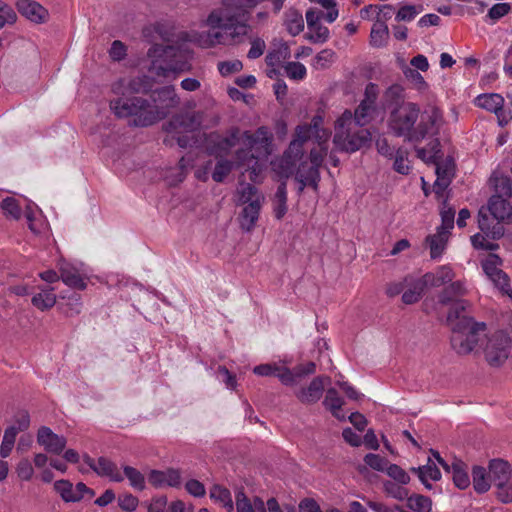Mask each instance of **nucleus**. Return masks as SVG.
<instances>
[{
    "label": "nucleus",
    "instance_id": "obj_20",
    "mask_svg": "<svg viewBox=\"0 0 512 512\" xmlns=\"http://www.w3.org/2000/svg\"><path fill=\"white\" fill-rule=\"evenodd\" d=\"M235 505L237 512H266L264 501L258 496L249 499L243 488L236 491Z\"/></svg>",
    "mask_w": 512,
    "mask_h": 512
},
{
    "label": "nucleus",
    "instance_id": "obj_28",
    "mask_svg": "<svg viewBox=\"0 0 512 512\" xmlns=\"http://www.w3.org/2000/svg\"><path fill=\"white\" fill-rule=\"evenodd\" d=\"M382 102L384 108L392 110L405 104L403 87L399 84L389 86L383 94Z\"/></svg>",
    "mask_w": 512,
    "mask_h": 512
},
{
    "label": "nucleus",
    "instance_id": "obj_38",
    "mask_svg": "<svg viewBox=\"0 0 512 512\" xmlns=\"http://www.w3.org/2000/svg\"><path fill=\"white\" fill-rule=\"evenodd\" d=\"M472 477L473 487L477 493L482 494L490 489L492 479L484 467L474 466L472 469Z\"/></svg>",
    "mask_w": 512,
    "mask_h": 512
},
{
    "label": "nucleus",
    "instance_id": "obj_64",
    "mask_svg": "<svg viewBox=\"0 0 512 512\" xmlns=\"http://www.w3.org/2000/svg\"><path fill=\"white\" fill-rule=\"evenodd\" d=\"M495 190L497 195L512 196V181L509 177H500L495 179Z\"/></svg>",
    "mask_w": 512,
    "mask_h": 512
},
{
    "label": "nucleus",
    "instance_id": "obj_53",
    "mask_svg": "<svg viewBox=\"0 0 512 512\" xmlns=\"http://www.w3.org/2000/svg\"><path fill=\"white\" fill-rule=\"evenodd\" d=\"M375 112V110L359 104L354 112L355 125L365 128L373 119Z\"/></svg>",
    "mask_w": 512,
    "mask_h": 512
},
{
    "label": "nucleus",
    "instance_id": "obj_50",
    "mask_svg": "<svg viewBox=\"0 0 512 512\" xmlns=\"http://www.w3.org/2000/svg\"><path fill=\"white\" fill-rule=\"evenodd\" d=\"M17 436V431L15 426L8 427L3 436L2 444L0 447V455L3 458H6L10 455Z\"/></svg>",
    "mask_w": 512,
    "mask_h": 512
},
{
    "label": "nucleus",
    "instance_id": "obj_19",
    "mask_svg": "<svg viewBox=\"0 0 512 512\" xmlns=\"http://www.w3.org/2000/svg\"><path fill=\"white\" fill-rule=\"evenodd\" d=\"M235 164L238 167H247L250 170L249 178L251 181L256 182L258 177V160L252 153V148L246 146V148L238 149L235 152Z\"/></svg>",
    "mask_w": 512,
    "mask_h": 512
},
{
    "label": "nucleus",
    "instance_id": "obj_47",
    "mask_svg": "<svg viewBox=\"0 0 512 512\" xmlns=\"http://www.w3.org/2000/svg\"><path fill=\"white\" fill-rule=\"evenodd\" d=\"M233 166L234 162L226 158L218 159L212 173V179L217 183L223 182L224 179L231 173Z\"/></svg>",
    "mask_w": 512,
    "mask_h": 512
},
{
    "label": "nucleus",
    "instance_id": "obj_48",
    "mask_svg": "<svg viewBox=\"0 0 512 512\" xmlns=\"http://www.w3.org/2000/svg\"><path fill=\"white\" fill-rule=\"evenodd\" d=\"M452 306L448 312L447 321L453 326L455 323H459L463 318H469L463 315L468 302L465 300L452 301Z\"/></svg>",
    "mask_w": 512,
    "mask_h": 512
},
{
    "label": "nucleus",
    "instance_id": "obj_46",
    "mask_svg": "<svg viewBox=\"0 0 512 512\" xmlns=\"http://www.w3.org/2000/svg\"><path fill=\"white\" fill-rule=\"evenodd\" d=\"M123 473L135 490L143 491L145 489V477L139 470L131 466H124Z\"/></svg>",
    "mask_w": 512,
    "mask_h": 512
},
{
    "label": "nucleus",
    "instance_id": "obj_14",
    "mask_svg": "<svg viewBox=\"0 0 512 512\" xmlns=\"http://www.w3.org/2000/svg\"><path fill=\"white\" fill-rule=\"evenodd\" d=\"M295 179L300 183L299 193L303 192L305 187H311L314 191H317L320 181L319 168L307 161L301 162L296 171Z\"/></svg>",
    "mask_w": 512,
    "mask_h": 512
},
{
    "label": "nucleus",
    "instance_id": "obj_35",
    "mask_svg": "<svg viewBox=\"0 0 512 512\" xmlns=\"http://www.w3.org/2000/svg\"><path fill=\"white\" fill-rule=\"evenodd\" d=\"M31 302L33 306L41 311L52 308L56 303V295L54 293V289L47 287L41 289L32 297Z\"/></svg>",
    "mask_w": 512,
    "mask_h": 512
},
{
    "label": "nucleus",
    "instance_id": "obj_29",
    "mask_svg": "<svg viewBox=\"0 0 512 512\" xmlns=\"http://www.w3.org/2000/svg\"><path fill=\"white\" fill-rule=\"evenodd\" d=\"M417 157L424 162L436 163L442 157L441 145L438 138H432L424 147L416 146Z\"/></svg>",
    "mask_w": 512,
    "mask_h": 512
},
{
    "label": "nucleus",
    "instance_id": "obj_4",
    "mask_svg": "<svg viewBox=\"0 0 512 512\" xmlns=\"http://www.w3.org/2000/svg\"><path fill=\"white\" fill-rule=\"evenodd\" d=\"M147 56L151 59L150 71L159 77L168 78L191 69L188 55L172 45L154 44Z\"/></svg>",
    "mask_w": 512,
    "mask_h": 512
},
{
    "label": "nucleus",
    "instance_id": "obj_60",
    "mask_svg": "<svg viewBox=\"0 0 512 512\" xmlns=\"http://www.w3.org/2000/svg\"><path fill=\"white\" fill-rule=\"evenodd\" d=\"M240 194V201L245 203L253 202L254 200L260 199V201H263V196L259 194L258 189L252 185V184H246L244 185L241 190L239 191Z\"/></svg>",
    "mask_w": 512,
    "mask_h": 512
},
{
    "label": "nucleus",
    "instance_id": "obj_51",
    "mask_svg": "<svg viewBox=\"0 0 512 512\" xmlns=\"http://www.w3.org/2000/svg\"><path fill=\"white\" fill-rule=\"evenodd\" d=\"M284 74L291 80H303L307 75V69L300 62H288L283 66Z\"/></svg>",
    "mask_w": 512,
    "mask_h": 512
},
{
    "label": "nucleus",
    "instance_id": "obj_54",
    "mask_svg": "<svg viewBox=\"0 0 512 512\" xmlns=\"http://www.w3.org/2000/svg\"><path fill=\"white\" fill-rule=\"evenodd\" d=\"M289 57V48L282 46L277 50L270 51L265 58L267 67L279 66L283 60Z\"/></svg>",
    "mask_w": 512,
    "mask_h": 512
},
{
    "label": "nucleus",
    "instance_id": "obj_39",
    "mask_svg": "<svg viewBox=\"0 0 512 512\" xmlns=\"http://www.w3.org/2000/svg\"><path fill=\"white\" fill-rule=\"evenodd\" d=\"M406 506L413 512H431L433 502L428 496L414 493L407 498Z\"/></svg>",
    "mask_w": 512,
    "mask_h": 512
},
{
    "label": "nucleus",
    "instance_id": "obj_6",
    "mask_svg": "<svg viewBox=\"0 0 512 512\" xmlns=\"http://www.w3.org/2000/svg\"><path fill=\"white\" fill-rule=\"evenodd\" d=\"M485 339L480 346L483 349L487 363L493 367L501 366L509 357L511 350V337L505 331H496L483 335Z\"/></svg>",
    "mask_w": 512,
    "mask_h": 512
},
{
    "label": "nucleus",
    "instance_id": "obj_34",
    "mask_svg": "<svg viewBox=\"0 0 512 512\" xmlns=\"http://www.w3.org/2000/svg\"><path fill=\"white\" fill-rule=\"evenodd\" d=\"M466 294V288L462 281L451 282L450 285L446 286L439 294V302L443 305H447Z\"/></svg>",
    "mask_w": 512,
    "mask_h": 512
},
{
    "label": "nucleus",
    "instance_id": "obj_7",
    "mask_svg": "<svg viewBox=\"0 0 512 512\" xmlns=\"http://www.w3.org/2000/svg\"><path fill=\"white\" fill-rule=\"evenodd\" d=\"M200 125V122L194 115H181L174 117L168 124L167 130L173 132V139L181 148L193 146L197 140L194 131Z\"/></svg>",
    "mask_w": 512,
    "mask_h": 512
},
{
    "label": "nucleus",
    "instance_id": "obj_15",
    "mask_svg": "<svg viewBox=\"0 0 512 512\" xmlns=\"http://www.w3.org/2000/svg\"><path fill=\"white\" fill-rule=\"evenodd\" d=\"M319 125V133H313L310 139H315L317 146L312 148L309 153L310 164L319 168L322 166L324 158L327 156L328 145L327 141L330 137V132Z\"/></svg>",
    "mask_w": 512,
    "mask_h": 512
},
{
    "label": "nucleus",
    "instance_id": "obj_12",
    "mask_svg": "<svg viewBox=\"0 0 512 512\" xmlns=\"http://www.w3.org/2000/svg\"><path fill=\"white\" fill-rule=\"evenodd\" d=\"M148 482L155 488L172 487L180 488L182 474L179 469L168 468L166 470L153 469L148 474Z\"/></svg>",
    "mask_w": 512,
    "mask_h": 512
},
{
    "label": "nucleus",
    "instance_id": "obj_43",
    "mask_svg": "<svg viewBox=\"0 0 512 512\" xmlns=\"http://www.w3.org/2000/svg\"><path fill=\"white\" fill-rule=\"evenodd\" d=\"M452 478L456 487L466 489L470 485V478L467 469L461 461L452 463Z\"/></svg>",
    "mask_w": 512,
    "mask_h": 512
},
{
    "label": "nucleus",
    "instance_id": "obj_5",
    "mask_svg": "<svg viewBox=\"0 0 512 512\" xmlns=\"http://www.w3.org/2000/svg\"><path fill=\"white\" fill-rule=\"evenodd\" d=\"M487 325L473 318H463L452 327L451 346L459 355L471 353L485 335Z\"/></svg>",
    "mask_w": 512,
    "mask_h": 512
},
{
    "label": "nucleus",
    "instance_id": "obj_40",
    "mask_svg": "<svg viewBox=\"0 0 512 512\" xmlns=\"http://www.w3.org/2000/svg\"><path fill=\"white\" fill-rule=\"evenodd\" d=\"M502 223L498 221L491 227L487 215H484L482 211L479 212L478 224L480 230L494 240L500 239L504 235L505 229Z\"/></svg>",
    "mask_w": 512,
    "mask_h": 512
},
{
    "label": "nucleus",
    "instance_id": "obj_23",
    "mask_svg": "<svg viewBox=\"0 0 512 512\" xmlns=\"http://www.w3.org/2000/svg\"><path fill=\"white\" fill-rule=\"evenodd\" d=\"M324 391V378H314L307 388L301 389L297 397L303 403H315L317 402Z\"/></svg>",
    "mask_w": 512,
    "mask_h": 512
},
{
    "label": "nucleus",
    "instance_id": "obj_9",
    "mask_svg": "<svg viewBox=\"0 0 512 512\" xmlns=\"http://www.w3.org/2000/svg\"><path fill=\"white\" fill-rule=\"evenodd\" d=\"M371 140V133L367 128L355 127L343 131H336L333 142L341 151L355 152Z\"/></svg>",
    "mask_w": 512,
    "mask_h": 512
},
{
    "label": "nucleus",
    "instance_id": "obj_21",
    "mask_svg": "<svg viewBox=\"0 0 512 512\" xmlns=\"http://www.w3.org/2000/svg\"><path fill=\"white\" fill-rule=\"evenodd\" d=\"M59 272L61 280L67 286L77 290L86 289L87 283L76 267L65 263L60 266Z\"/></svg>",
    "mask_w": 512,
    "mask_h": 512
},
{
    "label": "nucleus",
    "instance_id": "obj_56",
    "mask_svg": "<svg viewBox=\"0 0 512 512\" xmlns=\"http://www.w3.org/2000/svg\"><path fill=\"white\" fill-rule=\"evenodd\" d=\"M512 10V4L508 2L496 3L489 10L486 15L493 23L509 14Z\"/></svg>",
    "mask_w": 512,
    "mask_h": 512
},
{
    "label": "nucleus",
    "instance_id": "obj_22",
    "mask_svg": "<svg viewBox=\"0 0 512 512\" xmlns=\"http://www.w3.org/2000/svg\"><path fill=\"white\" fill-rule=\"evenodd\" d=\"M240 140L245 146H249L250 148H254L257 145L267 148L271 143V134L267 127L261 126L254 133L244 131Z\"/></svg>",
    "mask_w": 512,
    "mask_h": 512
},
{
    "label": "nucleus",
    "instance_id": "obj_24",
    "mask_svg": "<svg viewBox=\"0 0 512 512\" xmlns=\"http://www.w3.org/2000/svg\"><path fill=\"white\" fill-rule=\"evenodd\" d=\"M261 206L262 201H260V199L254 200L253 202L250 203H245V206L241 214L242 229L246 231H251L254 228L259 218Z\"/></svg>",
    "mask_w": 512,
    "mask_h": 512
},
{
    "label": "nucleus",
    "instance_id": "obj_2",
    "mask_svg": "<svg viewBox=\"0 0 512 512\" xmlns=\"http://www.w3.org/2000/svg\"><path fill=\"white\" fill-rule=\"evenodd\" d=\"M441 121L442 112L438 108L433 107L420 115L418 104L406 102L391 110L388 126L395 136L416 146L426 137L436 135Z\"/></svg>",
    "mask_w": 512,
    "mask_h": 512
},
{
    "label": "nucleus",
    "instance_id": "obj_30",
    "mask_svg": "<svg viewBox=\"0 0 512 512\" xmlns=\"http://www.w3.org/2000/svg\"><path fill=\"white\" fill-rule=\"evenodd\" d=\"M453 278V270L449 266L443 265L440 266L435 273H426L422 279L425 281L426 286L440 287L445 283L451 282Z\"/></svg>",
    "mask_w": 512,
    "mask_h": 512
},
{
    "label": "nucleus",
    "instance_id": "obj_61",
    "mask_svg": "<svg viewBox=\"0 0 512 512\" xmlns=\"http://www.w3.org/2000/svg\"><path fill=\"white\" fill-rule=\"evenodd\" d=\"M455 210L451 207L446 208L445 206L441 210V221L442 224L438 230L450 233V230L454 227Z\"/></svg>",
    "mask_w": 512,
    "mask_h": 512
},
{
    "label": "nucleus",
    "instance_id": "obj_33",
    "mask_svg": "<svg viewBox=\"0 0 512 512\" xmlns=\"http://www.w3.org/2000/svg\"><path fill=\"white\" fill-rule=\"evenodd\" d=\"M210 498L215 503L220 504L226 510V512H233L234 503L229 489L215 484L210 489Z\"/></svg>",
    "mask_w": 512,
    "mask_h": 512
},
{
    "label": "nucleus",
    "instance_id": "obj_13",
    "mask_svg": "<svg viewBox=\"0 0 512 512\" xmlns=\"http://www.w3.org/2000/svg\"><path fill=\"white\" fill-rule=\"evenodd\" d=\"M37 442L48 452L60 455L66 447L67 440L64 436L54 433L49 427L42 426L37 433Z\"/></svg>",
    "mask_w": 512,
    "mask_h": 512
},
{
    "label": "nucleus",
    "instance_id": "obj_44",
    "mask_svg": "<svg viewBox=\"0 0 512 512\" xmlns=\"http://www.w3.org/2000/svg\"><path fill=\"white\" fill-rule=\"evenodd\" d=\"M408 151L402 147L395 152L393 169L402 175H408L411 170L410 161L408 159Z\"/></svg>",
    "mask_w": 512,
    "mask_h": 512
},
{
    "label": "nucleus",
    "instance_id": "obj_8",
    "mask_svg": "<svg viewBox=\"0 0 512 512\" xmlns=\"http://www.w3.org/2000/svg\"><path fill=\"white\" fill-rule=\"evenodd\" d=\"M240 141L239 129L232 128L227 136H222L217 132L205 135L204 146L207 154L222 159L229 155Z\"/></svg>",
    "mask_w": 512,
    "mask_h": 512
},
{
    "label": "nucleus",
    "instance_id": "obj_16",
    "mask_svg": "<svg viewBox=\"0 0 512 512\" xmlns=\"http://www.w3.org/2000/svg\"><path fill=\"white\" fill-rule=\"evenodd\" d=\"M501 260L496 254H490L489 257L483 262L482 268L485 274L489 277L493 283L504 290L509 286V278L507 274L498 268Z\"/></svg>",
    "mask_w": 512,
    "mask_h": 512
},
{
    "label": "nucleus",
    "instance_id": "obj_58",
    "mask_svg": "<svg viewBox=\"0 0 512 512\" xmlns=\"http://www.w3.org/2000/svg\"><path fill=\"white\" fill-rule=\"evenodd\" d=\"M404 75L413 84V87L418 91H425L428 89V83L419 71L407 68L404 70Z\"/></svg>",
    "mask_w": 512,
    "mask_h": 512
},
{
    "label": "nucleus",
    "instance_id": "obj_10",
    "mask_svg": "<svg viewBox=\"0 0 512 512\" xmlns=\"http://www.w3.org/2000/svg\"><path fill=\"white\" fill-rule=\"evenodd\" d=\"M504 98L498 93H483L478 95L475 100V106L494 113L501 126L506 125L512 118L504 110Z\"/></svg>",
    "mask_w": 512,
    "mask_h": 512
},
{
    "label": "nucleus",
    "instance_id": "obj_59",
    "mask_svg": "<svg viewBox=\"0 0 512 512\" xmlns=\"http://www.w3.org/2000/svg\"><path fill=\"white\" fill-rule=\"evenodd\" d=\"M1 208L6 215H9L13 219H19L21 217V208L16 199L7 197L2 200Z\"/></svg>",
    "mask_w": 512,
    "mask_h": 512
},
{
    "label": "nucleus",
    "instance_id": "obj_52",
    "mask_svg": "<svg viewBox=\"0 0 512 512\" xmlns=\"http://www.w3.org/2000/svg\"><path fill=\"white\" fill-rule=\"evenodd\" d=\"M308 30L306 38L312 43H324L329 39V29L322 25L321 22L315 24L312 28H308Z\"/></svg>",
    "mask_w": 512,
    "mask_h": 512
},
{
    "label": "nucleus",
    "instance_id": "obj_45",
    "mask_svg": "<svg viewBox=\"0 0 512 512\" xmlns=\"http://www.w3.org/2000/svg\"><path fill=\"white\" fill-rule=\"evenodd\" d=\"M54 489L60 494L66 502H76L81 500V495H76L73 485L68 480H58L54 483Z\"/></svg>",
    "mask_w": 512,
    "mask_h": 512
},
{
    "label": "nucleus",
    "instance_id": "obj_17",
    "mask_svg": "<svg viewBox=\"0 0 512 512\" xmlns=\"http://www.w3.org/2000/svg\"><path fill=\"white\" fill-rule=\"evenodd\" d=\"M16 7L22 16L34 23H44L49 16L47 9L36 1L19 0Z\"/></svg>",
    "mask_w": 512,
    "mask_h": 512
},
{
    "label": "nucleus",
    "instance_id": "obj_27",
    "mask_svg": "<svg viewBox=\"0 0 512 512\" xmlns=\"http://www.w3.org/2000/svg\"><path fill=\"white\" fill-rule=\"evenodd\" d=\"M425 241L429 246L431 259H439L445 251L448 241V233L437 230L436 234L428 235Z\"/></svg>",
    "mask_w": 512,
    "mask_h": 512
},
{
    "label": "nucleus",
    "instance_id": "obj_26",
    "mask_svg": "<svg viewBox=\"0 0 512 512\" xmlns=\"http://www.w3.org/2000/svg\"><path fill=\"white\" fill-rule=\"evenodd\" d=\"M287 183L281 181L272 198L273 212L276 219L281 220L288 211Z\"/></svg>",
    "mask_w": 512,
    "mask_h": 512
},
{
    "label": "nucleus",
    "instance_id": "obj_57",
    "mask_svg": "<svg viewBox=\"0 0 512 512\" xmlns=\"http://www.w3.org/2000/svg\"><path fill=\"white\" fill-rule=\"evenodd\" d=\"M421 12V8L415 5H403L396 13L395 20L398 22H410Z\"/></svg>",
    "mask_w": 512,
    "mask_h": 512
},
{
    "label": "nucleus",
    "instance_id": "obj_32",
    "mask_svg": "<svg viewBox=\"0 0 512 512\" xmlns=\"http://www.w3.org/2000/svg\"><path fill=\"white\" fill-rule=\"evenodd\" d=\"M284 25L290 35L300 34L304 29L302 13L294 8L288 9L284 14Z\"/></svg>",
    "mask_w": 512,
    "mask_h": 512
},
{
    "label": "nucleus",
    "instance_id": "obj_63",
    "mask_svg": "<svg viewBox=\"0 0 512 512\" xmlns=\"http://www.w3.org/2000/svg\"><path fill=\"white\" fill-rule=\"evenodd\" d=\"M243 69V64L240 60L222 61L218 63V70L222 76L239 72Z\"/></svg>",
    "mask_w": 512,
    "mask_h": 512
},
{
    "label": "nucleus",
    "instance_id": "obj_62",
    "mask_svg": "<svg viewBox=\"0 0 512 512\" xmlns=\"http://www.w3.org/2000/svg\"><path fill=\"white\" fill-rule=\"evenodd\" d=\"M364 461L369 467L376 471H385L389 464V461L386 458L373 453L367 454L364 457Z\"/></svg>",
    "mask_w": 512,
    "mask_h": 512
},
{
    "label": "nucleus",
    "instance_id": "obj_25",
    "mask_svg": "<svg viewBox=\"0 0 512 512\" xmlns=\"http://www.w3.org/2000/svg\"><path fill=\"white\" fill-rule=\"evenodd\" d=\"M489 474L494 485L509 482L511 477L510 464L502 459H493L489 464Z\"/></svg>",
    "mask_w": 512,
    "mask_h": 512
},
{
    "label": "nucleus",
    "instance_id": "obj_3",
    "mask_svg": "<svg viewBox=\"0 0 512 512\" xmlns=\"http://www.w3.org/2000/svg\"><path fill=\"white\" fill-rule=\"evenodd\" d=\"M322 117L315 116L310 124L298 125L295 129L294 139L290 142L283 155L272 162L274 171L286 181L294 174L298 162L304 155L303 145L313 133H319Z\"/></svg>",
    "mask_w": 512,
    "mask_h": 512
},
{
    "label": "nucleus",
    "instance_id": "obj_31",
    "mask_svg": "<svg viewBox=\"0 0 512 512\" xmlns=\"http://www.w3.org/2000/svg\"><path fill=\"white\" fill-rule=\"evenodd\" d=\"M425 288L426 283L423 279H413L411 277L408 286L402 294V301L408 305L418 302Z\"/></svg>",
    "mask_w": 512,
    "mask_h": 512
},
{
    "label": "nucleus",
    "instance_id": "obj_18",
    "mask_svg": "<svg viewBox=\"0 0 512 512\" xmlns=\"http://www.w3.org/2000/svg\"><path fill=\"white\" fill-rule=\"evenodd\" d=\"M488 210L492 217L499 222H512V206L501 195H493L488 202Z\"/></svg>",
    "mask_w": 512,
    "mask_h": 512
},
{
    "label": "nucleus",
    "instance_id": "obj_11",
    "mask_svg": "<svg viewBox=\"0 0 512 512\" xmlns=\"http://www.w3.org/2000/svg\"><path fill=\"white\" fill-rule=\"evenodd\" d=\"M85 463L101 477H107L113 482H122L124 480V476L117 464L106 457L102 456L95 460L90 456H86Z\"/></svg>",
    "mask_w": 512,
    "mask_h": 512
},
{
    "label": "nucleus",
    "instance_id": "obj_1",
    "mask_svg": "<svg viewBox=\"0 0 512 512\" xmlns=\"http://www.w3.org/2000/svg\"><path fill=\"white\" fill-rule=\"evenodd\" d=\"M154 104L137 96H122L110 101V108L117 117H132L135 126L147 127L163 119L170 108L179 104L173 86H165L152 91Z\"/></svg>",
    "mask_w": 512,
    "mask_h": 512
},
{
    "label": "nucleus",
    "instance_id": "obj_42",
    "mask_svg": "<svg viewBox=\"0 0 512 512\" xmlns=\"http://www.w3.org/2000/svg\"><path fill=\"white\" fill-rule=\"evenodd\" d=\"M154 82L148 76H138L130 79L127 84V90L130 93H143L146 94L152 91Z\"/></svg>",
    "mask_w": 512,
    "mask_h": 512
},
{
    "label": "nucleus",
    "instance_id": "obj_37",
    "mask_svg": "<svg viewBox=\"0 0 512 512\" xmlns=\"http://www.w3.org/2000/svg\"><path fill=\"white\" fill-rule=\"evenodd\" d=\"M411 471L418 475L420 481L428 489L431 488L429 480L437 481L441 478V472L434 463H428L418 468H411Z\"/></svg>",
    "mask_w": 512,
    "mask_h": 512
},
{
    "label": "nucleus",
    "instance_id": "obj_41",
    "mask_svg": "<svg viewBox=\"0 0 512 512\" xmlns=\"http://www.w3.org/2000/svg\"><path fill=\"white\" fill-rule=\"evenodd\" d=\"M323 404L331 411L334 417L340 418V412L344 404V400L336 389L330 388L327 390Z\"/></svg>",
    "mask_w": 512,
    "mask_h": 512
},
{
    "label": "nucleus",
    "instance_id": "obj_49",
    "mask_svg": "<svg viewBox=\"0 0 512 512\" xmlns=\"http://www.w3.org/2000/svg\"><path fill=\"white\" fill-rule=\"evenodd\" d=\"M383 486L386 494L394 499L402 501L409 497L408 489L398 482L386 481Z\"/></svg>",
    "mask_w": 512,
    "mask_h": 512
},
{
    "label": "nucleus",
    "instance_id": "obj_36",
    "mask_svg": "<svg viewBox=\"0 0 512 512\" xmlns=\"http://www.w3.org/2000/svg\"><path fill=\"white\" fill-rule=\"evenodd\" d=\"M389 37V28L382 20L375 21L370 32V45L372 47L381 48L387 43Z\"/></svg>",
    "mask_w": 512,
    "mask_h": 512
},
{
    "label": "nucleus",
    "instance_id": "obj_55",
    "mask_svg": "<svg viewBox=\"0 0 512 512\" xmlns=\"http://www.w3.org/2000/svg\"><path fill=\"white\" fill-rule=\"evenodd\" d=\"M385 471L389 477L401 485H407L410 482L408 473L397 464L389 463Z\"/></svg>",
    "mask_w": 512,
    "mask_h": 512
}]
</instances>
